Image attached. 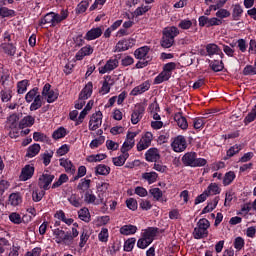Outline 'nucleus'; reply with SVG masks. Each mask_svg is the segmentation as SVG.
Wrapping results in <instances>:
<instances>
[{
    "mask_svg": "<svg viewBox=\"0 0 256 256\" xmlns=\"http://www.w3.org/2000/svg\"><path fill=\"white\" fill-rule=\"evenodd\" d=\"M69 17L68 10H61L60 13L50 12L47 13L40 21V25H49L50 27H57L59 23L65 21Z\"/></svg>",
    "mask_w": 256,
    "mask_h": 256,
    "instance_id": "1",
    "label": "nucleus"
},
{
    "mask_svg": "<svg viewBox=\"0 0 256 256\" xmlns=\"http://www.w3.org/2000/svg\"><path fill=\"white\" fill-rule=\"evenodd\" d=\"M26 103H31L30 111H37L43 107V96L39 93V88L34 87L25 95Z\"/></svg>",
    "mask_w": 256,
    "mask_h": 256,
    "instance_id": "2",
    "label": "nucleus"
},
{
    "mask_svg": "<svg viewBox=\"0 0 256 256\" xmlns=\"http://www.w3.org/2000/svg\"><path fill=\"white\" fill-rule=\"evenodd\" d=\"M157 233H159V228L148 227L142 233V237L137 241L138 249H147L153 241H155V237H157Z\"/></svg>",
    "mask_w": 256,
    "mask_h": 256,
    "instance_id": "3",
    "label": "nucleus"
},
{
    "mask_svg": "<svg viewBox=\"0 0 256 256\" xmlns=\"http://www.w3.org/2000/svg\"><path fill=\"white\" fill-rule=\"evenodd\" d=\"M182 163L185 167H205L207 159L198 158L195 152H187L182 156Z\"/></svg>",
    "mask_w": 256,
    "mask_h": 256,
    "instance_id": "4",
    "label": "nucleus"
},
{
    "mask_svg": "<svg viewBox=\"0 0 256 256\" xmlns=\"http://www.w3.org/2000/svg\"><path fill=\"white\" fill-rule=\"evenodd\" d=\"M82 199L86 205H103V211H107V202L103 201L102 194H98V196H96L93 190H87L83 193Z\"/></svg>",
    "mask_w": 256,
    "mask_h": 256,
    "instance_id": "5",
    "label": "nucleus"
},
{
    "mask_svg": "<svg viewBox=\"0 0 256 256\" xmlns=\"http://www.w3.org/2000/svg\"><path fill=\"white\" fill-rule=\"evenodd\" d=\"M177 69V63L170 62L163 66L162 72L155 77L154 84L161 85V83L165 81H169L171 79V75H173V71Z\"/></svg>",
    "mask_w": 256,
    "mask_h": 256,
    "instance_id": "6",
    "label": "nucleus"
},
{
    "mask_svg": "<svg viewBox=\"0 0 256 256\" xmlns=\"http://www.w3.org/2000/svg\"><path fill=\"white\" fill-rule=\"evenodd\" d=\"M209 227H211V223L209 220L202 218L198 221L197 227L194 228V238L195 239H204L209 235Z\"/></svg>",
    "mask_w": 256,
    "mask_h": 256,
    "instance_id": "7",
    "label": "nucleus"
},
{
    "mask_svg": "<svg viewBox=\"0 0 256 256\" xmlns=\"http://www.w3.org/2000/svg\"><path fill=\"white\" fill-rule=\"evenodd\" d=\"M53 237L55 243L58 245H71V237L69 236V232H65L64 230L56 228L53 230Z\"/></svg>",
    "mask_w": 256,
    "mask_h": 256,
    "instance_id": "8",
    "label": "nucleus"
},
{
    "mask_svg": "<svg viewBox=\"0 0 256 256\" xmlns=\"http://www.w3.org/2000/svg\"><path fill=\"white\" fill-rule=\"evenodd\" d=\"M171 147L175 153H183L187 149V139L183 135H178L173 139Z\"/></svg>",
    "mask_w": 256,
    "mask_h": 256,
    "instance_id": "9",
    "label": "nucleus"
},
{
    "mask_svg": "<svg viewBox=\"0 0 256 256\" xmlns=\"http://www.w3.org/2000/svg\"><path fill=\"white\" fill-rule=\"evenodd\" d=\"M46 99L47 103H55L59 98V93L51 90V84L46 83L42 89V98Z\"/></svg>",
    "mask_w": 256,
    "mask_h": 256,
    "instance_id": "10",
    "label": "nucleus"
},
{
    "mask_svg": "<svg viewBox=\"0 0 256 256\" xmlns=\"http://www.w3.org/2000/svg\"><path fill=\"white\" fill-rule=\"evenodd\" d=\"M200 27H215L219 25H223V21L217 17L209 18L207 16H200L198 18Z\"/></svg>",
    "mask_w": 256,
    "mask_h": 256,
    "instance_id": "11",
    "label": "nucleus"
},
{
    "mask_svg": "<svg viewBox=\"0 0 256 256\" xmlns=\"http://www.w3.org/2000/svg\"><path fill=\"white\" fill-rule=\"evenodd\" d=\"M137 137V132L128 131L126 135V140L124 141L121 151L122 153H129L132 147H135V138Z\"/></svg>",
    "mask_w": 256,
    "mask_h": 256,
    "instance_id": "12",
    "label": "nucleus"
},
{
    "mask_svg": "<svg viewBox=\"0 0 256 256\" xmlns=\"http://www.w3.org/2000/svg\"><path fill=\"white\" fill-rule=\"evenodd\" d=\"M103 124V113L101 111H97L96 113L92 114L89 121V130L90 131H97L99 127Z\"/></svg>",
    "mask_w": 256,
    "mask_h": 256,
    "instance_id": "13",
    "label": "nucleus"
},
{
    "mask_svg": "<svg viewBox=\"0 0 256 256\" xmlns=\"http://www.w3.org/2000/svg\"><path fill=\"white\" fill-rule=\"evenodd\" d=\"M153 142V133L146 132L137 143V151H145V149H149L151 147V143Z\"/></svg>",
    "mask_w": 256,
    "mask_h": 256,
    "instance_id": "14",
    "label": "nucleus"
},
{
    "mask_svg": "<svg viewBox=\"0 0 256 256\" xmlns=\"http://www.w3.org/2000/svg\"><path fill=\"white\" fill-rule=\"evenodd\" d=\"M119 67V59L110 58L107 60L106 64L98 69L101 75H105V73H111V71H115Z\"/></svg>",
    "mask_w": 256,
    "mask_h": 256,
    "instance_id": "15",
    "label": "nucleus"
},
{
    "mask_svg": "<svg viewBox=\"0 0 256 256\" xmlns=\"http://www.w3.org/2000/svg\"><path fill=\"white\" fill-rule=\"evenodd\" d=\"M135 45V39L128 38L123 39L117 42L115 46V53H121L123 51H128V49H131Z\"/></svg>",
    "mask_w": 256,
    "mask_h": 256,
    "instance_id": "16",
    "label": "nucleus"
},
{
    "mask_svg": "<svg viewBox=\"0 0 256 256\" xmlns=\"http://www.w3.org/2000/svg\"><path fill=\"white\" fill-rule=\"evenodd\" d=\"M55 179V175L53 174H42L38 179V185L40 189H44V191H49V185L53 183V180Z\"/></svg>",
    "mask_w": 256,
    "mask_h": 256,
    "instance_id": "17",
    "label": "nucleus"
},
{
    "mask_svg": "<svg viewBox=\"0 0 256 256\" xmlns=\"http://www.w3.org/2000/svg\"><path fill=\"white\" fill-rule=\"evenodd\" d=\"M33 175H35V166L27 164L22 168L19 179L20 181H29L33 178Z\"/></svg>",
    "mask_w": 256,
    "mask_h": 256,
    "instance_id": "18",
    "label": "nucleus"
},
{
    "mask_svg": "<svg viewBox=\"0 0 256 256\" xmlns=\"http://www.w3.org/2000/svg\"><path fill=\"white\" fill-rule=\"evenodd\" d=\"M143 115H145V107H143L141 104L136 105L131 114L132 125H137V123L143 119Z\"/></svg>",
    "mask_w": 256,
    "mask_h": 256,
    "instance_id": "19",
    "label": "nucleus"
},
{
    "mask_svg": "<svg viewBox=\"0 0 256 256\" xmlns=\"http://www.w3.org/2000/svg\"><path fill=\"white\" fill-rule=\"evenodd\" d=\"M149 89H151V82L145 81L140 85L134 87L131 90L130 95L132 97H137V95H143V93H146V91H149Z\"/></svg>",
    "mask_w": 256,
    "mask_h": 256,
    "instance_id": "20",
    "label": "nucleus"
},
{
    "mask_svg": "<svg viewBox=\"0 0 256 256\" xmlns=\"http://www.w3.org/2000/svg\"><path fill=\"white\" fill-rule=\"evenodd\" d=\"M145 159L149 163H157L161 159V154L157 148H150L145 153Z\"/></svg>",
    "mask_w": 256,
    "mask_h": 256,
    "instance_id": "21",
    "label": "nucleus"
},
{
    "mask_svg": "<svg viewBox=\"0 0 256 256\" xmlns=\"http://www.w3.org/2000/svg\"><path fill=\"white\" fill-rule=\"evenodd\" d=\"M103 35V29L101 27H96L90 29L84 36L86 41H95V39H99Z\"/></svg>",
    "mask_w": 256,
    "mask_h": 256,
    "instance_id": "22",
    "label": "nucleus"
},
{
    "mask_svg": "<svg viewBox=\"0 0 256 256\" xmlns=\"http://www.w3.org/2000/svg\"><path fill=\"white\" fill-rule=\"evenodd\" d=\"M60 167H63L66 171V173H69L70 175H75L76 168L73 165V162L67 158H60L59 159Z\"/></svg>",
    "mask_w": 256,
    "mask_h": 256,
    "instance_id": "23",
    "label": "nucleus"
},
{
    "mask_svg": "<svg viewBox=\"0 0 256 256\" xmlns=\"http://www.w3.org/2000/svg\"><path fill=\"white\" fill-rule=\"evenodd\" d=\"M89 55H93V48L91 45H86L76 53L75 58L77 59V61H82L84 57H87Z\"/></svg>",
    "mask_w": 256,
    "mask_h": 256,
    "instance_id": "24",
    "label": "nucleus"
},
{
    "mask_svg": "<svg viewBox=\"0 0 256 256\" xmlns=\"http://www.w3.org/2000/svg\"><path fill=\"white\" fill-rule=\"evenodd\" d=\"M111 87H113V79L111 78V76L104 77L102 87L100 88V93L102 95H107V93L111 91Z\"/></svg>",
    "mask_w": 256,
    "mask_h": 256,
    "instance_id": "25",
    "label": "nucleus"
},
{
    "mask_svg": "<svg viewBox=\"0 0 256 256\" xmlns=\"http://www.w3.org/2000/svg\"><path fill=\"white\" fill-rule=\"evenodd\" d=\"M40 151L41 145L34 143L27 148L26 157H28V159H33V157H37V155H39Z\"/></svg>",
    "mask_w": 256,
    "mask_h": 256,
    "instance_id": "26",
    "label": "nucleus"
},
{
    "mask_svg": "<svg viewBox=\"0 0 256 256\" xmlns=\"http://www.w3.org/2000/svg\"><path fill=\"white\" fill-rule=\"evenodd\" d=\"M2 51L6 53V55H9L10 57L15 56V53H17V47L13 45V43L4 42L0 45Z\"/></svg>",
    "mask_w": 256,
    "mask_h": 256,
    "instance_id": "27",
    "label": "nucleus"
},
{
    "mask_svg": "<svg viewBox=\"0 0 256 256\" xmlns=\"http://www.w3.org/2000/svg\"><path fill=\"white\" fill-rule=\"evenodd\" d=\"M98 195H102L103 201H105V195L109 192V189H111V184L109 182H100L96 186Z\"/></svg>",
    "mask_w": 256,
    "mask_h": 256,
    "instance_id": "28",
    "label": "nucleus"
},
{
    "mask_svg": "<svg viewBox=\"0 0 256 256\" xmlns=\"http://www.w3.org/2000/svg\"><path fill=\"white\" fill-rule=\"evenodd\" d=\"M162 35H165L168 38L172 39V41H175V37L179 35V29L175 26L166 27L163 29Z\"/></svg>",
    "mask_w": 256,
    "mask_h": 256,
    "instance_id": "29",
    "label": "nucleus"
},
{
    "mask_svg": "<svg viewBox=\"0 0 256 256\" xmlns=\"http://www.w3.org/2000/svg\"><path fill=\"white\" fill-rule=\"evenodd\" d=\"M93 95V82H88L79 94L80 99H89Z\"/></svg>",
    "mask_w": 256,
    "mask_h": 256,
    "instance_id": "30",
    "label": "nucleus"
},
{
    "mask_svg": "<svg viewBox=\"0 0 256 256\" xmlns=\"http://www.w3.org/2000/svg\"><path fill=\"white\" fill-rule=\"evenodd\" d=\"M18 125H19L20 129H25L27 127H33V125H35V117H33L31 115L25 116L23 119L20 120Z\"/></svg>",
    "mask_w": 256,
    "mask_h": 256,
    "instance_id": "31",
    "label": "nucleus"
},
{
    "mask_svg": "<svg viewBox=\"0 0 256 256\" xmlns=\"http://www.w3.org/2000/svg\"><path fill=\"white\" fill-rule=\"evenodd\" d=\"M77 189L80 193L91 191V180L87 178H82L77 185Z\"/></svg>",
    "mask_w": 256,
    "mask_h": 256,
    "instance_id": "32",
    "label": "nucleus"
},
{
    "mask_svg": "<svg viewBox=\"0 0 256 256\" xmlns=\"http://www.w3.org/2000/svg\"><path fill=\"white\" fill-rule=\"evenodd\" d=\"M6 125L9 127V129H17L19 125V115L17 114H11L7 117Z\"/></svg>",
    "mask_w": 256,
    "mask_h": 256,
    "instance_id": "33",
    "label": "nucleus"
},
{
    "mask_svg": "<svg viewBox=\"0 0 256 256\" xmlns=\"http://www.w3.org/2000/svg\"><path fill=\"white\" fill-rule=\"evenodd\" d=\"M174 121H176L180 129L185 130L187 129V127H189V123H187V118H185L181 113L175 114Z\"/></svg>",
    "mask_w": 256,
    "mask_h": 256,
    "instance_id": "34",
    "label": "nucleus"
},
{
    "mask_svg": "<svg viewBox=\"0 0 256 256\" xmlns=\"http://www.w3.org/2000/svg\"><path fill=\"white\" fill-rule=\"evenodd\" d=\"M150 50L149 46H142L134 51V57L136 59H145Z\"/></svg>",
    "mask_w": 256,
    "mask_h": 256,
    "instance_id": "35",
    "label": "nucleus"
},
{
    "mask_svg": "<svg viewBox=\"0 0 256 256\" xmlns=\"http://www.w3.org/2000/svg\"><path fill=\"white\" fill-rule=\"evenodd\" d=\"M243 15V7L241 4L232 5V18L234 21H239Z\"/></svg>",
    "mask_w": 256,
    "mask_h": 256,
    "instance_id": "36",
    "label": "nucleus"
},
{
    "mask_svg": "<svg viewBox=\"0 0 256 256\" xmlns=\"http://www.w3.org/2000/svg\"><path fill=\"white\" fill-rule=\"evenodd\" d=\"M127 159H129V153L122 152L120 156L113 158L112 161L116 167H123Z\"/></svg>",
    "mask_w": 256,
    "mask_h": 256,
    "instance_id": "37",
    "label": "nucleus"
},
{
    "mask_svg": "<svg viewBox=\"0 0 256 256\" xmlns=\"http://www.w3.org/2000/svg\"><path fill=\"white\" fill-rule=\"evenodd\" d=\"M78 217L81 221L85 223H89L91 221V213L89 212V208L84 207L78 211Z\"/></svg>",
    "mask_w": 256,
    "mask_h": 256,
    "instance_id": "38",
    "label": "nucleus"
},
{
    "mask_svg": "<svg viewBox=\"0 0 256 256\" xmlns=\"http://www.w3.org/2000/svg\"><path fill=\"white\" fill-rule=\"evenodd\" d=\"M121 235H135L137 233V226L124 225L120 228Z\"/></svg>",
    "mask_w": 256,
    "mask_h": 256,
    "instance_id": "39",
    "label": "nucleus"
},
{
    "mask_svg": "<svg viewBox=\"0 0 256 256\" xmlns=\"http://www.w3.org/2000/svg\"><path fill=\"white\" fill-rule=\"evenodd\" d=\"M111 173V168L105 164H100L95 167V175L107 176Z\"/></svg>",
    "mask_w": 256,
    "mask_h": 256,
    "instance_id": "40",
    "label": "nucleus"
},
{
    "mask_svg": "<svg viewBox=\"0 0 256 256\" xmlns=\"http://www.w3.org/2000/svg\"><path fill=\"white\" fill-rule=\"evenodd\" d=\"M30 83L29 80L24 79L17 83V93L18 95H23L24 93H27V87H29Z\"/></svg>",
    "mask_w": 256,
    "mask_h": 256,
    "instance_id": "41",
    "label": "nucleus"
},
{
    "mask_svg": "<svg viewBox=\"0 0 256 256\" xmlns=\"http://www.w3.org/2000/svg\"><path fill=\"white\" fill-rule=\"evenodd\" d=\"M221 51V48L217 44L210 43L206 46V52L209 57H213V55L219 54Z\"/></svg>",
    "mask_w": 256,
    "mask_h": 256,
    "instance_id": "42",
    "label": "nucleus"
},
{
    "mask_svg": "<svg viewBox=\"0 0 256 256\" xmlns=\"http://www.w3.org/2000/svg\"><path fill=\"white\" fill-rule=\"evenodd\" d=\"M54 154L55 152H53V150H49V151H45L40 155L43 161V165H45V167L49 166V164L51 163V159H53Z\"/></svg>",
    "mask_w": 256,
    "mask_h": 256,
    "instance_id": "43",
    "label": "nucleus"
},
{
    "mask_svg": "<svg viewBox=\"0 0 256 256\" xmlns=\"http://www.w3.org/2000/svg\"><path fill=\"white\" fill-rule=\"evenodd\" d=\"M68 201L70 203V205H72L73 207H81L83 205V200L81 199V196L77 195V194H72L69 198Z\"/></svg>",
    "mask_w": 256,
    "mask_h": 256,
    "instance_id": "44",
    "label": "nucleus"
},
{
    "mask_svg": "<svg viewBox=\"0 0 256 256\" xmlns=\"http://www.w3.org/2000/svg\"><path fill=\"white\" fill-rule=\"evenodd\" d=\"M157 177H159V175L156 172H146L142 174V179L147 181L149 185L155 183V181H157Z\"/></svg>",
    "mask_w": 256,
    "mask_h": 256,
    "instance_id": "45",
    "label": "nucleus"
},
{
    "mask_svg": "<svg viewBox=\"0 0 256 256\" xmlns=\"http://www.w3.org/2000/svg\"><path fill=\"white\" fill-rule=\"evenodd\" d=\"M67 136V129L65 127H59L52 134V139L58 141V139H63V137Z\"/></svg>",
    "mask_w": 256,
    "mask_h": 256,
    "instance_id": "46",
    "label": "nucleus"
},
{
    "mask_svg": "<svg viewBox=\"0 0 256 256\" xmlns=\"http://www.w3.org/2000/svg\"><path fill=\"white\" fill-rule=\"evenodd\" d=\"M106 158H107V155L105 154H93V155L87 156L86 161H88V163H99Z\"/></svg>",
    "mask_w": 256,
    "mask_h": 256,
    "instance_id": "47",
    "label": "nucleus"
},
{
    "mask_svg": "<svg viewBox=\"0 0 256 256\" xmlns=\"http://www.w3.org/2000/svg\"><path fill=\"white\" fill-rule=\"evenodd\" d=\"M218 204L219 197H215L210 203H208L206 207H204V209L202 210V214L211 213V211H213V209H215Z\"/></svg>",
    "mask_w": 256,
    "mask_h": 256,
    "instance_id": "48",
    "label": "nucleus"
},
{
    "mask_svg": "<svg viewBox=\"0 0 256 256\" xmlns=\"http://www.w3.org/2000/svg\"><path fill=\"white\" fill-rule=\"evenodd\" d=\"M235 177H236L235 172H233V171L227 172L223 178L224 187L231 185L233 183V181H235Z\"/></svg>",
    "mask_w": 256,
    "mask_h": 256,
    "instance_id": "49",
    "label": "nucleus"
},
{
    "mask_svg": "<svg viewBox=\"0 0 256 256\" xmlns=\"http://www.w3.org/2000/svg\"><path fill=\"white\" fill-rule=\"evenodd\" d=\"M21 195L19 193H12L9 196V203L12 207H17L21 203Z\"/></svg>",
    "mask_w": 256,
    "mask_h": 256,
    "instance_id": "50",
    "label": "nucleus"
},
{
    "mask_svg": "<svg viewBox=\"0 0 256 256\" xmlns=\"http://www.w3.org/2000/svg\"><path fill=\"white\" fill-rule=\"evenodd\" d=\"M161 47L164 49H169L173 47V43H175V40L165 36V34H162V39H161Z\"/></svg>",
    "mask_w": 256,
    "mask_h": 256,
    "instance_id": "51",
    "label": "nucleus"
},
{
    "mask_svg": "<svg viewBox=\"0 0 256 256\" xmlns=\"http://www.w3.org/2000/svg\"><path fill=\"white\" fill-rule=\"evenodd\" d=\"M207 194L209 195H219V193H221V188H219V185H217L216 183H211L208 187H207Z\"/></svg>",
    "mask_w": 256,
    "mask_h": 256,
    "instance_id": "52",
    "label": "nucleus"
},
{
    "mask_svg": "<svg viewBox=\"0 0 256 256\" xmlns=\"http://www.w3.org/2000/svg\"><path fill=\"white\" fill-rule=\"evenodd\" d=\"M67 181H69V176H67V174H61L58 180L52 184V189H57V187H61V185H63V183H67Z\"/></svg>",
    "mask_w": 256,
    "mask_h": 256,
    "instance_id": "53",
    "label": "nucleus"
},
{
    "mask_svg": "<svg viewBox=\"0 0 256 256\" xmlns=\"http://www.w3.org/2000/svg\"><path fill=\"white\" fill-rule=\"evenodd\" d=\"M87 241H89V231H87V229H83V231L81 232V235H80L79 247H81V249H83V247H85V245H87Z\"/></svg>",
    "mask_w": 256,
    "mask_h": 256,
    "instance_id": "54",
    "label": "nucleus"
},
{
    "mask_svg": "<svg viewBox=\"0 0 256 256\" xmlns=\"http://www.w3.org/2000/svg\"><path fill=\"white\" fill-rule=\"evenodd\" d=\"M256 119V104L253 107V109L247 114V116L244 119L245 125H249V123H253Z\"/></svg>",
    "mask_w": 256,
    "mask_h": 256,
    "instance_id": "55",
    "label": "nucleus"
},
{
    "mask_svg": "<svg viewBox=\"0 0 256 256\" xmlns=\"http://www.w3.org/2000/svg\"><path fill=\"white\" fill-rule=\"evenodd\" d=\"M149 193L153 196L154 201H161L163 197V191L160 188H151Z\"/></svg>",
    "mask_w": 256,
    "mask_h": 256,
    "instance_id": "56",
    "label": "nucleus"
},
{
    "mask_svg": "<svg viewBox=\"0 0 256 256\" xmlns=\"http://www.w3.org/2000/svg\"><path fill=\"white\" fill-rule=\"evenodd\" d=\"M12 93H13V91H11L9 89L0 91L1 101L3 103H9V100L12 99V97H13Z\"/></svg>",
    "mask_w": 256,
    "mask_h": 256,
    "instance_id": "57",
    "label": "nucleus"
},
{
    "mask_svg": "<svg viewBox=\"0 0 256 256\" xmlns=\"http://www.w3.org/2000/svg\"><path fill=\"white\" fill-rule=\"evenodd\" d=\"M211 69L215 71V73H219V71H223L225 68L223 61L214 60L210 64Z\"/></svg>",
    "mask_w": 256,
    "mask_h": 256,
    "instance_id": "58",
    "label": "nucleus"
},
{
    "mask_svg": "<svg viewBox=\"0 0 256 256\" xmlns=\"http://www.w3.org/2000/svg\"><path fill=\"white\" fill-rule=\"evenodd\" d=\"M135 243H137V239L135 238H129L124 242V251H127L128 253L130 251H133V247H135Z\"/></svg>",
    "mask_w": 256,
    "mask_h": 256,
    "instance_id": "59",
    "label": "nucleus"
},
{
    "mask_svg": "<svg viewBox=\"0 0 256 256\" xmlns=\"http://www.w3.org/2000/svg\"><path fill=\"white\" fill-rule=\"evenodd\" d=\"M105 143V136H100L90 142V149H97Z\"/></svg>",
    "mask_w": 256,
    "mask_h": 256,
    "instance_id": "60",
    "label": "nucleus"
},
{
    "mask_svg": "<svg viewBox=\"0 0 256 256\" xmlns=\"http://www.w3.org/2000/svg\"><path fill=\"white\" fill-rule=\"evenodd\" d=\"M45 197V190H34L32 192V199L35 203H39Z\"/></svg>",
    "mask_w": 256,
    "mask_h": 256,
    "instance_id": "61",
    "label": "nucleus"
},
{
    "mask_svg": "<svg viewBox=\"0 0 256 256\" xmlns=\"http://www.w3.org/2000/svg\"><path fill=\"white\" fill-rule=\"evenodd\" d=\"M0 17H15V11L7 7L0 8Z\"/></svg>",
    "mask_w": 256,
    "mask_h": 256,
    "instance_id": "62",
    "label": "nucleus"
},
{
    "mask_svg": "<svg viewBox=\"0 0 256 256\" xmlns=\"http://www.w3.org/2000/svg\"><path fill=\"white\" fill-rule=\"evenodd\" d=\"M126 206L130 209V211H137V200L135 198H128L126 200Z\"/></svg>",
    "mask_w": 256,
    "mask_h": 256,
    "instance_id": "63",
    "label": "nucleus"
},
{
    "mask_svg": "<svg viewBox=\"0 0 256 256\" xmlns=\"http://www.w3.org/2000/svg\"><path fill=\"white\" fill-rule=\"evenodd\" d=\"M243 75H256V64L254 63V66L247 65L243 69Z\"/></svg>",
    "mask_w": 256,
    "mask_h": 256,
    "instance_id": "64",
    "label": "nucleus"
}]
</instances>
